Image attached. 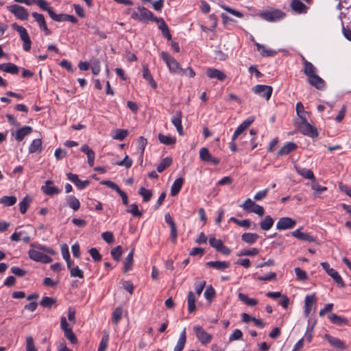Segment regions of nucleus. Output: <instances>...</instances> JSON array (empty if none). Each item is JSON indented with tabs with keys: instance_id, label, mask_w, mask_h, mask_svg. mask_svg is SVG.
Returning a JSON list of instances; mask_svg holds the SVG:
<instances>
[{
	"instance_id": "nucleus-12",
	"label": "nucleus",
	"mask_w": 351,
	"mask_h": 351,
	"mask_svg": "<svg viewBox=\"0 0 351 351\" xmlns=\"http://www.w3.org/2000/svg\"><path fill=\"white\" fill-rule=\"evenodd\" d=\"M182 113L180 110H177L171 118V123L176 127L178 133L180 136L184 135L183 128L182 125Z\"/></svg>"
},
{
	"instance_id": "nucleus-26",
	"label": "nucleus",
	"mask_w": 351,
	"mask_h": 351,
	"mask_svg": "<svg viewBox=\"0 0 351 351\" xmlns=\"http://www.w3.org/2000/svg\"><path fill=\"white\" fill-rule=\"evenodd\" d=\"M0 70L10 74H18L19 68L16 64L9 62L0 64Z\"/></svg>"
},
{
	"instance_id": "nucleus-51",
	"label": "nucleus",
	"mask_w": 351,
	"mask_h": 351,
	"mask_svg": "<svg viewBox=\"0 0 351 351\" xmlns=\"http://www.w3.org/2000/svg\"><path fill=\"white\" fill-rule=\"evenodd\" d=\"M230 220L245 228H249L251 225V221L250 219L239 220L237 218L232 217L230 219Z\"/></svg>"
},
{
	"instance_id": "nucleus-23",
	"label": "nucleus",
	"mask_w": 351,
	"mask_h": 351,
	"mask_svg": "<svg viewBox=\"0 0 351 351\" xmlns=\"http://www.w3.org/2000/svg\"><path fill=\"white\" fill-rule=\"evenodd\" d=\"M324 338L328 341V343L333 347L337 348L344 349L345 343L341 339L332 337L328 334L324 335Z\"/></svg>"
},
{
	"instance_id": "nucleus-17",
	"label": "nucleus",
	"mask_w": 351,
	"mask_h": 351,
	"mask_svg": "<svg viewBox=\"0 0 351 351\" xmlns=\"http://www.w3.org/2000/svg\"><path fill=\"white\" fill-rule=\"evenodd\" d=\"M316 303L315 294L307 295L304 301V314L308 317L312 310L313 306Z\"/></svg>"
},
{
	"instance_id": "nucleus-64",
	"label": "nucleus",
	"mask_w": 351,
	"mask_h": 351,
	"mask_svg": "<svg viewBox=\"0 0 351 351\" xmlns=\"http://www.w3.org/2000/svg\"><path fill=\"white\" fill-rule=\"evenodd\" d=\"M108 335H106L102 337V339L99 343L97 351H105L108 347Z\"/></svg>"
},
{
	"instance_id": "nucleus-20",
	"label": "nucleus",
	"mask_w": 351,
	"mask_h": 351,
	"mask_svg": "<svg viewBox=\"0 0 351 351\" xmlns=\"http://www.w3.org/2000/svg\"><path fill=\"white\" fill-rule=\"evenodd\" d=\"M290 6L298 14H306L308 9L300 0H292Z\"/></svg>"
},
{
	"instance_id": "nucleus-42",
	"label": "nucleus",
	"mask_w": 351,
	"mask_h": 351,
	"mask_svg": "<svg viewBox=\"0 0 351 351\" xmlns=\"http://www.w3.org/2000/svg\"><path fill=\"white\" fill-rule=\"evenodd\" d=\"M128 132L127 130L116 129L112 132V137L113 139L123 141L128 136Z\"/></svg>"
},
{
	"instance_id": "nucleus-47",
	"label": "nucleus",
	"mask_w": 351,
	"mask_h": 351,
	"mask_svg": "<svg viewBox=\"0 0 351 351\" xmlns=\"http://www.w3.org/2000/svg\"><path fill=\"white\" fill-rule=\"evenodd\" d=\"M30 202H31V198L27 195L19 203V209H20V212L22 214H25L27 212V210L29 207Z\"/></svg>"
},
{
	"instance_id": "nucleus-15",
	"label": "nucleus",
	"mask_w": 351,
	"mask_h": 351,
	"mask_svg": "<svg viewBox=\"0 0 351 351\" xmlns=\"http://www.w3.org/2000/svg\"><path fill=\"white\" fill-rule=\"evenodd\" d=\"M206 74L209 78H216L221 82L226 79V75L223 71L214 68H208L206 71Z\"/></svg>"
},
{
	"instance_id": "nucleus-38",
	"label": "nucleus",
	"mask_w": 351,
	"mask_h": 351,
	"mask_svg": "<svg viewBox=\"0 0 351 351\" xmlns=\"http://www.w3.org/2000/svg\"><path fill=\"white\" fill-rule=\"evenodd\" d=\"M66 203L73 210H77L80 207V201L73 195H69L66 197Z\"/></svg>"
},
{
	"instance_id": "nucleus-53",
	"label": "nucleus",
	"mask_w": 351,
	"mask_h": 351,
	"mask_svg": "<svg viewBox=\"0 0 351 351\" xmlns=\"http://www.w3.org/2000/svg\"><path fill=\"white\" fill-rule=\"evenodd\" d=\"M132 160L129 158L128 155H126L122 160L117 161L114 164L118 166H124L127 169H129L132 165Z\"/></svg>"
},
{
	"instance_id": "nucleus-9",
	"label": "nucleus",
	"mask_w": 351,
	"mask_h": 351,
	"mask_svg": "<svg viewBox=\"0 0 351 351\" xmlns=\"http://www.w3.org/2000/svg\"><path fill=\"white\" fill-rule=\"evenodd\" d=\"M193 331L198 340L203 345L209 343L213 339V335L206 332L200 326H195L193 327Z\"/></svg>"
},
{
	"instance_id": "nucleus-10",
	"label": "nucleus",
	"mask_w": 351,
	"mask_h": 351,
	"mask_svg": "<svg viewBox=\"0 0 351 351\" xmlns=\"http://www.w3.org/2000/svg\"><path fill=\"white\" fill-rule=\"evenodd\" d=\"M253 91L255 94L268 101L271 96L273 88L270 86L258 84L253 88Z\"/></svg>"
},
{
	"instance_id": "nucleus-45",
	"label": "nucleus",
	"mask_w": 351,
	"mask_h": 351,
	"mask_svg": "<svg viewBox=\"0 0 351 351\" xmlns=\"http://www.w3.org/2000/svg\"><path fill=\"white\" fill-rule=\"evenodd\" d=\"M172 163V159L170 157H166L162 160L157 167V171L162 173L167 167H169Z\"/></svg>"
},
{
	"instance_id": "nucleus-27",
	"label": "nucleus",
	"mask_w": 351,
	"mask_h": 351,
	"mask_svg": "<svg viewBox=\"0 0 351 351\" xmlns=\"http://www.w3.org/2000/svg\"><path fill=\"white\" fill-rule=\"evenodd\" d=\"M184 182V180L183 178H178L173 182L171 188V196H176L179 193L180 189L182 187Z\"/></svg>"
},
{
	"instance_id": "nucleus-11",
	"label": "nucleus",
	"mask_w": 351,
	"mask_h": 351,
	"mask_svg": "<svg viewBox=\"0 0 351 351\" xmlns=\"http://www.w3.org/2000/svg\"><path fill=\"white\" fill-rule=\"evenodd\" d=\"M296 225V221L290 217L280 218L276 223V229L279 230L291 229Z\"/></svg>"
},
{
	"instance_id": "nucleus-19",
	"label": "nucleus",
	"mask_w": 351,
	"mask_h": 351,
	"mask_svg": "<svg viewBox=\"0 0 351 351\" xmlns=\"http://www.w3.org/2000/svg\"><path fill=\"white\" fill-rule=\"evenodd\" d=\"M66 177L71 182H73L80 189H84L89 184L88 180L82 181L81 180H80L77 175H76V174H73L71 173H67Z\"/></svg>"
},
{
	"instance_id": "nucleus-33",
	"label": "nucleus",
	"mask_w": 351,
	"mask_h": 351,
	"mask_svg": "<svg viewBox=\"0 0 351 351\" xmlns=\"http://www.w3.org/2000/svg\"><path fill=\"white\" fill-rule=\"evenodd\" d=\"M259 236L256 233L245 232L241 236V239L243 242L248 244H253L256 242Z\"/></svg>"
},
{
	"instance_id": "nucleus-24",
	"label": "nucleus",
	"mask_w": 351,
	"mask_h": 351,
	"mask_svg": "<svg viewBox=\"0 0 351 351\" xmlns=\"http://www.w3.org/2000/svg\"><path fill=\"white\" fill-rule=\"evenodd\" d=\"M298 146L295 143L288 142L278 152V156H285L295 150Z\"/></svg>"
},
{
	"instance_id": "nucleus-2",
	"label": "nucleus",
	"mask_w": 351,
	"mask_h": 351,
	"mask_svg": "<svg viewBox=\"0 0 351 351\" xmlns=\"http://www.w3.org/2000/svg\"><path fill=\"white\" fill-rule=\"evenodd\" d=\"M299 132L303 135L308 136L312 138L317 137L318 136V132L315 127L310 124L306 116H302L300 121L295 122Z\"/></svg>"
},
{
	"instance_id": "nucleus-49",
	"label": "nucleus",
	"mask_w": 351,
	"mask_h": 351,
	"mask_svg": "<svg viewBox=\"0 0 351 351\" xmlns=\"http://www.w3.org/2000/svg\"><path fill=\"white\" fill-rule=\"evenodd\" d=\"M258 253H259V250L256 247H253L250 250H243L240 251L237 254V256H256L257 254H258Z\"/></svg>"
},
{
	"instance_id": "nucleus-14",
	"label": "nucleus",
	"mask_w": 351,
	"mask_h": 351,
	"mask_svg": "<svg viewBox=\"0 0 351 351\" xmlns=\"http://www.w3.org/2000/svg\"><path fill=\"white\" fill-rule=\"evenodd\" d=\"M52 184V181L47 180L45 182V184L41 187L42 191L45 194L50 196L59 194L61 192V190L56 186H51Z\"/></svg>"
},
{
	"instance_id": "nucleus-32",
	"label": "nucleus",
	"mask_w": 351,
	"mask_h": 351,
	"mask_svg": "<svg viewBox=\"0 0 351 351\" xmlns=\"http://www.w3.org/2000/svg\"><path fill=\"white\" fill-rule=\"evenodd\" d=\"M328 319L332 324L337 326H343L348 324V319L346 318L337 315L335 313L329 315Z\"/></svg>"
},
{
	"instance_id": "nucleus-30",
	"label": "nucleus",
	"mask_w": 351,
	"mask_h": 351,
	"mask_svg": "<svg viewBox=\"0 0 351 351\" xmlns=\"http://www.w3.org/2000/svg\"><path fill=\"white\" fill-rule=\"evenodd\" d=\"M295 169L297 173L302 176V177H304V178L309 179L313 181L315 180V177L313 174V172L311 169L300 167H295Z\"/></svg>"
},
{
	"instance_id": "nucleus-28",
	"label": "nucleus",
	"mask_w": 351,
	"mask_h": 351,
	"mask_svg": "<svg viewBox=\"0 0 351 351\" xmlns=\"http://www.w3.org/2000/svg\"><path fill=\"white\" fill-rule=\"evenodd\" d=\"M32 132V128L30 126H24L19 129L15 134V139L17 141H21L25 136Z\"/></svg>"
},
{
	"instance_id": "nucleus-34",
	"label": "nucleus",
	"mask_w": 351,
	"mask_h": 351,
	"mask_svg": "<svg viewBox=\"0 0 351 351\" xmlns=\"http://www.w3.org/2000/svg\"><path fill=\"white\" fill-rule=\"evenodd\" d=\"M239 299L245 304L249 306H254L258 304V300L254 298H250L247 295L243 293H238Z\"/></svg>"
},
{
	"instance_id": "nucleus-62",
	"label": "nucleus",
	"mask_w": 351,
	"mask_h": 351,
	"mask_svg": "<svg viewBox=\"0 0 351 351\" xmlns=\"http://www.w3.org/2000/svg\"><path fill=\"white\" fill-rule=\"evenodd\" d=\"M71 276L73 278H84V273L82 270H81L77 266L74 267L70 271Z\"/></svg>"
},
{
	"instance_id": "nucleus-8",
	"label": "nucleus",
	"mask_w": 351,
	"mask_h": 351,
	"mask_svg": "<svg viewBox=\"0 0 351 351\" xmlns=\"http://www.w3.org/2000/svg\"><path fill=\"white\" fill-rule=\"evenodd\" d=\"M7 10L13 14L16 19L21 21H26L28 19L29 13L26 8L18 4H13L7 6Z\"/></svg>"
},
{
	"instance_id": "nucleus-29",
	"label": "nucleus",
	"mask_w": 351,
	"mask_h": 351,
	"mask_svg": "<svg viewBox=\"0 0 351 351\" xmlns=\"http://www.w3.org/2000/svg\"><path fill=\"white\" fill-rule=\"evenodd\" d=\"M143 77L145 80H146L150 84V86L155 88L157 86L156 82L153 79V77L148 69V66L147 65L143 66Z\"/></svg>"
},
{
	"instance_id": "nucleus-39",
	"label": "nucleus",
	"mask_w": 351,
	"mask_h": 351,
	"mask_svg": "<svg viewBox=\"0 0 351 351\" xmlns=\"http://www.w3.org/2000/svg\"><path fill=\"white\" fill-rule=\"evenodd\" d=\"M42 150V141L40 138H36L32 141L29 147V153L40 152Z\"/></svg>"
},
{
	"instance_id": "nucleus-43",
	"label": "nucleus",
	"mask_w": 351,
	"mask_h": 351,
	"mask_svg": "<svg viewBox=\"0 0 351 351\" xmlns=\"http://www.w3.org/2000/svg\"><path fill=\"white\" fill-rule=\"evenodd\" d=\"M158 140L161 143L167 145H174L176 142V138L170 136H166L162 134H158Z\"/></svg>"
},
{
	"instance_id": "nucleus-6",
	"label": "nucleus",
	"mask_w": 351,
	"mask_h": 351,
	"mask_svg": "<svg viewBox=\"0 0 351 351\" xmlns=\"http://www.w3.org/2000/svg\"><path fill=\"white\" fill-rule=\"evenodd\" d=\"M244 210L248 213H254L260 217H262L265 213V210L263 206L256 204L250 198L247 199L244 203L240 206Z\"/></svg>"
},
{
	"instance_id": "nucleus-56",
	"label": "nucleus",
	"mask_w": 351,
	"mask_h": 351,
	"mask_svg": "<svg viewBox=\"0 0 351 351\" xmlns=\"http://www.w3.org/2000/svg\"><path fill=\"white\" fill-rule=\"evenodd\" d=\"M204 295L207 300L211 301L215 298V291L212 286H209L206 288Z\"/></svg>"
},
{
	"instance_id": "nucleus-55",
	"label": "nucleus",
	"mask_w": 351,
	"mask_h": 351,
	"mask_svg": "<svg viewBox=\"0 0 351 351\" xmlns=\"http://www.w3.org/2000/svg\"><path fill=\"white\" fill-rule=\"evenodd\" d=\"M37 5L39 6V8L44 10V11H47L49 14V15L50 16V13H51V12H53L52 8L49 6V4L47 1H46L45 0H40L38 1V3H37Z\"/></svg>"
},
{
	"instance_id": "nucleus-31",
	"label": "nucleus",
	"mask_w": 351,
	"mask_h": 351,
	"mask_svg": "<svg viewBox=\"0 0 351 351\" xmlns=\"http://www.w3.org/2000/svg\"><path fill=\"white\" fill-rule=\"evenodd\" d=\"M206 265L218 270H224L229 267L230 264L226 261H209L206 263Z\"/></svg>"
},
{
	"instance_id": "nucleus-4",
	"label": "nucleus",
	"mask_w": 351,
	"mask_h": 351,
	"mask_svg": "<svg viewBox=\"0 0 351 351\" xmlns=\"http://www.w3.org/2000/svg\"><path fill=\"white\" fill-rule=\"evenodd\" d=\"M12 27L13 29L16 30L19 33L21 40L23 42V50H25V51H29L31 49L32 41L30 40L27 29L23 26L19 25L16 23L12 25Z\"/></svg>"
},
{
	"instance_id": "nucleus-41",
	"label": "nucleus",
	"mask_w": 351,
	"mask_h": 351,
	"mask_svg": "<svg viewBox=\"0 0 351 351\" xmlns=\"http://www.w3.org/2000/svg\"><path fill=\"white\" fill-rule=\"evenodd\" d=\"M188 311L189 313H193L196 309L195 306V296L193 291H189L187 297Z\"/></svg>"
},
{
	"instance_id": "nucleus-48",
	"label": "nucleus",
	"mask_w": 351,
	"mask_h": 351,
	"mask_svg": "<svg viewBox=\"0 0 351 351\" xmlns=\"http://www.w3.org/2000/svg\"><path fill=\"white\" fill-rule=\"evenodd\" d=\"M123 311L121 307H117L112 312V320L115 324H117L122 317Z\"/></svg>"
},
{
	"instance_id": "nucleus-7",
	"label": "nucleus",
	"mask_w": 351,
	"mask_h": 351,
	"mask_svg": "<svg viewBox=\"0 0 351 351\" xmlns=\"http://www.w3.org/2000/svg\"><path fill=\"white\" fill-rule=\"evenodd\" d=\"M320 265L327 273V274L333 279L335 282L337 283L339 287L341 288L345 287L346 285L343 280L335 269L330 268L329 264L327 262H322Z\"/></svg>"
},
{
	"instance_id": "nucleus-61",
	"label": "nucleus",
	"mask_w": 351,
	"mask_h": 351,
	"mask_svg": "<svg viewBox=\"0 0 351 351\" xmlns=\"http://www.w3.org/2000/svg\"><path fill=\"white\" fill-rule=\"evenodd\" d=\"M209 244L211 247L215 248L216 250H218V249L220 248L223 243L221 240L217 239L213 237H210V239H209Z\"/></svg>"
},
{
	"instance_id": "nucleus-1",
	"label": "nucleus",
	"mask_w": 351,
	"mask_h": 351,
	"mask_svg": "<svg viewBox=\"0 0 351 351\" xmlns=\"http://www.w3.org/2000/svg\"><path fill=\"white\" fill-rule=\"evenodd\" d=\"M29 246L30 249L28 251V256L30 259L42 263L52 262V258L49 256L55 254V252L52 248L38 243H32Z\"/></svg>"
},
{
	"instance_id": "nucleus-21",
	"label": "nucleus",
	"mask_w": 351,
	"mask_h": 351,
	"mask_svg": "<svg viewBox=\"0 0 351 351\" xmlns=\"http://www.w3.org/2000/svg\"><path fill=\"white\" fill-rule=\"evenodd\" d=\"M308 82L318 90H322L325 86L324 80L317 74L308 77Z\"/></svg>"
},
{
	"instance_id": "nucleus-13",
	"label": "nucleus",
	"mask_w": 351,
	"mask_h": 351,
	"mask_svg": "<svg viewBox=\"0 0 351 351\" xmlns=\"http://www.w3.org/2000/svg\"><path fill=\"white\" fill-rule=\"evenodd\" d=\"M32 16L35 19L38 23L39 27L45 32V35L51 34V32L48 29L44 16L42 14L38 12H33Z\"/></svg>"
},
{
	"instance_id": "nucleus-36",
	"label": "nucleus",
	"mask_w": 351,
	"mask_h": 351,
	"mask_svg": "<svg viewBox=\"0 0 351 351\" xmlns=\"http://www.w3.org/2000/svg\"><path fill=\"white\" fill-rule=\"evenodd\" d=\"M134 251V250L132 249L125 258L124 261V273H127L132 269Z\"/></svg>"
},
{
	"instance_id": "nucleus-54",
	"label": "nucleus",
	"mask_w": 351,
	"mask_h": 351,
	"mask_svg": "<svg viewBox=\"0 0 351 351\" xmlns=\"http://www.w3.org/2000/svg\"><path fill=\"white\" fill-rule=\"evenodd\" d=\"M65 337L70 341L72 344H77V339L75 335L73 333L72 328L70 330H67V331L64 332Z\"/></svg>"
},
{
	"instance_id": "nucleus-63",
	"label": "nucleus",
	"mask_w": 351,
	"mask_h": 351,
	"mask_svg": "<svg viewBox=\"0 0 351 351\" xmlns=\"http://www.w3.org/2000/svg\"><path fill=\"white\" fill-rule=\"evenodd\" d=\"M91 70L94 75H98L100 72V61L94 60L91 62Z\"/></svg>"
},
{
	"instance_id": "nucleus-22",
	"label": "nucleus",
	"mask_w": 351,
	"mask_h": 351,
	"mask_svg": "<svg viewBox=\"0 0 351 351\" xmlns=\"http://www.w3.org/2000/svg\"><path fill=\"white\" fill-rule=\"evenodd\" d=\"M291 234L299 240L308 241L309 243L314 242L315 241V239L313 236L306 232H302L300 231V228H298L292 232Z\"/></svg>"
},
{
	"instance_id": "nucleus-40",
	"label": "nucleus",
	"mask_w": 351,
	"mask_h": 351,
	"mask_svg": "<svg viewBox=\"0 0 351 351\" xmlns=\"http://www.w3.org/2000/svg\"><path fill=\"white\" fill-rule=\"evenodd\" d=\"M274 225V219L270 215H267L260 223L261 228L263 230L267 231L271 228Z\"/></svg>"
},
{
	"instance_id": "nucleus-52",
	"label": "nucleus",
	"mask_w": 351,
	"mask_h": 351,
	"mask_svg": "<svg viewBox=\"0 0 351 351\" xmlns=\"http://www.w3.org/2000/svg\"><path fill=\"white\" fill-rule=\"evenodd\" d=\"M122 247L120 245L117 246L111 250V255L114 260L119 261L122 255Z\"/></svg>"
},
{
	"instance_id": "nucleus-60",
	"label": "nucleus",
	"mask_w": 351,
	"mask_h": 351,
	"mask_svg": "<svg viewBox=\"0 0 351 351\" xmlns=\"http://www.w3.org/2000/svg\"><path fill=\"white\" fill-rule=\"evenodd\" d=\"M26 351H38L34 343V339L32 336L26 337Z\"/></svg>"
},
{
	"instance_id": "nucleus-50",
	"label": "nucleus",
	"mask_w": 351,
	"mask_h": 351,
	"mask_svg": "<svg viewBox=\"0 0 351 351\" xmlns=\"http://www.w3.org/2000/svg\"><path fill=\"white\" fill-rule=\"evenodd\" d=\"M138 193L142 195L143 199L144 202H149L152 196V193L150 190L146 189L144 187H141Z\"/></svg>"
},
{
	"instance_id": "nucleus-46",
	"label": "nucleus",
	"mask_w": 351,
	"mask_h": 351,
	"mask_svg": "<svg viewBox=\"0 0 351 351\" xmlns=\"http://www.w3.org/2000/svg\"><path fill=\"white\" fill-rule=\"evenodd\" d=\"M56 303V300L55 298L45 296L42 298L40 302V304L46 308H51L53 304Z\"/></svg>"
},
{
	"instance_id": "nucleus-58",
	"label": "nucleus",
	"mask_w": 351,
	"mask_h": 351,
	"mask_svg": "<svg viewBox=\"0 0 351 351\" xmlns=\"http://www.w3.org/2000/svg\"><path fill=\"white\" fill-rule=\"evenodd\" d=\"M50 17L58 22L66 21L67 14H56L54 12H51Z\"/></svg>"
},
{
	"instance_id": "nucleus-59",
	"label": "nucleus",
	"mask_w": 351,
	"mask_h": 351,
	"mask_svg": "<svg viewBox=\"0 0 351 351\" xmlns=\"http://www.w3.org/2000/svg\"><path fill=\"white\" fill-rule=\"evenodd\" d=\"M220 6L223 10L227 11L230 14H231L238 18H241L243 16V14L241 12L235 10L226 5H221Z\"/></svg>"
},
{
	"instance_id": "nucleus-57",
	"label": "nucleus",
	"mask_w": 351,
	"mask_h": 351,
	"mask_svg": "<svg viewBox=\"0 0 351 351\" xmlns=\"http://www.w3.org/2000/svg\"><path fill=\"white\" fill-rule=\"evenodd\" d=\"M128 213H130L134 217H141L143 213L138 210V206L136 204L130 205V209L127 210Z\"/></svg>"
},
{
	"instance_id": "nucleus-25",
	"label": "nucleus",
	"mask_w": 351,
	"mask_h": 351,
	"mask_svg": "<svg viewBox=\"0 0 351 351\" xmlns=\"http://www.w3.org/2000/svg\"><path fill=\"white\" fill-rule=\"evenodd\" d=\"M81 151L86 154L88 163L90 167H93L94 165L95 156V152L91 148H90L87 145H82L81 147Z\"/></svg>"
},
{
	"instance_id": "nucleus-44",
	"label": "nucleus",
	"mask_w": 351,
	"mask_h": 351,
	"mask_svg": "<svg viewBox=\"0 0 351 351\" xmlns=\"http://www.w3.org/2000/svg\"><path fill=\"white\" fill-rule=\"evenodd\" d=\"M17 199L15 196H3L0 199V204H3L5 206H11L16 204Z\"/></svg>"
},
{
	"instance_id": "nucleus-18",
	"label": "nucleus",
	"mask_w": 351,
	"mask_h": 351,
	"mask_svg": "<svg viewBox=\"0 0 351 351\" xmlns=\"http://www.w3.org/2000/svg\"><path fill=\"white\" fill-rule=\"evenodd\" d=\"M301 58H302V60L303 62V65H304V66H303L304 73L308 77L316 74V72H317L316 67L311 62L306 60L303 56H301Z\"/></svg>"
},
{
	"instance_id": "nucleus-35",
	"label": "nucleus",
	"mask_w": 351,
	"mask_h": 351,
	"mask_svg": "<svg viewBox=\"0 0 351 351\" xmlns=\"http://www.w3.org/2000/svg\"><path fill=\"white\" fill-rule=\"evenodd\" d=\"M255 45L257 47V50L261 53L263 56L269 57L274 56L276 54V51L272 49H267L265 46L261 45L258 43H255Z\"/></svg>"
},
{
	"instance_id": "nucleus-3",
	"label": "nucleus",
	"mask_w": 351,
	"mask_h": 351,
	"mask_svg": "<svg viewBox=\"0 0 351 351\" xmlns=\"http://www.w3.org/2000/svg\"><path fill=\"white\" fill-rule=\"evenodd\" d=\"M161 58L167 64L171 73H179L181 75H186V70H184L180 66L178 62L165 51L160 53Z\"/></svg>"
},
{
	"instance_id": "nucleus-16",
	"label": "nucleus",
	"mask_w": 351,
	"mask_h": 351,
	"mask_svg": "<svg viewBox=\"0 0 351 351\" xmlns=\"http://www.w3.org/2000/svg\"><path fill=\"white\" fill-rule=\"evenodd\" d=\"M137 9L140 14L141 21L143 23H147L149 21H153L156 17L151 11L145 7L138 6Z\"/></svg>"
},
{
	"instance_id": "nucleus-5",
	"label": "nucleus",
	"mask_w": 351,
	"mask_h": 351,
	"mask_svg": "<svg viewBox=\"0 0 351 351\" xmlns=\"http://www.w3.org/2000/svg\"><path fill=\"white\" fill-rule=\"evenodd\" d=\"M259 16L267 21L274 22L282 19L285 16V13L278 9H272L261 12Z\"/></svg>"
},
{
	"instance_id": "nucleus-37",
	"label": "nucleus",
	"mask_w": 351,
	"mask_h": 351,
	"mask_svg": "<svg viewBox=\"0 0 351 351\" xmlns=\"http://www.w3.org/2000/svg\"><path fill=\"white\" fill-rule=\"evenodd\" d=\"M186 328H184L180 335L179 339L174 348L173 351H182L186 343Z\"/></svg>"
}]
</instances>
